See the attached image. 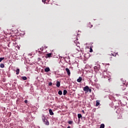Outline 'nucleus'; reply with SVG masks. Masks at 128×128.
Wrapping results in <instances>:
<instances>
[{"label": "nucleus", "instance_id": "f257e3e1", "mask_svg": "<svg viewBox=\"0 0 128 128\" xmlns=\"http://www.w3.org/2000/svg\"><path fill=\"white\" fill-rule=\"evenodd\" d=\"M116 56V54L115 52H114V53H111L110 54H108L107 58H110V60H112V56Z\"/></svg>", "mask_w": 128, "mask_h": 128}, {"label": "nucleus", "instance_id": "f03ea898", "mask_svg": "<svg viewBox=\"0 0 128 128\" xmlns=\"http://www.w3.org/2000/svg\"><path fill=\"white\" fill-rule=\"evenodd\" d=\"M74 42L75 44H76V46L78 48H76V50H78V52H80V43L78 42V40H75Z\"/></svg>", "mask_w": 128, "mask_h": 128}, {"label": "nucleus", "instance_id": "7ed1b4c3", "mask_svg": "<svg viewBox=\"0 0 128 128\" xmlns=\"http://www.w3.org/2000/svg\"><path fill=\"white\" fill-rule=\"evenodd\" d=\"M90 88L88 86H86L84 88V92H88V89Z\"/></svg>", "mask_w": 128, "mask_h": 128}, {"label": "nucleus", "instance_id": "20e7f679", "mask_svg": "<svg viewBox=\"0 0 128 128\" xmlns=\"http://www.w3.org/2000/svg\"><path fill=\"white\" fill-rule=\"evenodd\" d=\"M66 72L67 74H68V76H70V69H68V68H66Z\"/></svg>", "mask_w": 128, "mask_h": 128}, {"label": "nucleus", "instance_id": "39448f33", "mask_svg": "<svg viewBox=\"0 0 128 128\" xmlns=\"http://www.w3.org/2000/svg\"><path fill=\"white\" fill-rule=\"evenodd\" d=\"M43 122L46 126H50V122H48V120L44 121Z\"/></svg>", "mask_w": 128, "mask_h": 128}, {"label": "nucleus", "instance_id": "423d86ee", "mask_svg": "<svg viewBox=\"0 0 128 128\" xmlns=\"http://www.w3.org/2000/svg\"><path fill=\"white\" fill-rule=\"evenodd\" d=\"M56 86H57V88H60V82L57 80L56 81Z\"/></svg>", "mask_w": 128, "mask_h": 128}, {"label": "nucleus", "instance_id": "0eeeda50", "mask_svg": "<svg viewBox=\"0 0 128 128\" xmlns=\"http://www.w3.org/2000/svg\"><path fill=\"white\" fill-rule=\"evenodd\" d=\"M50 68L47 67L44 69V72H50Z\"/></svg>", "mask_w": 128, "mask_h": 128}, {"label": "nucleus", "instance_id": "6e6552de", "mask_svg": "<svg viewBox=\"0 0 128 128\" xmlns=\"http://www.w3.org/2000/svg\"><path fill=\"white\" fill-rule=\"evenodd\" d=\"M42 120L43 122H45V120H46V118L44 116V114H43L42 116Z\"/></svg>", "mask_w": 128, "mask_h": 128}, {"label": "nucleus", "instance_id": "1a4fd4ad", "mask_svg": "<svg viewBox=\"0 0 128 128\" xmlns=\"http://www.w3.org/2000/svg\"><path fill=\"white\" fill-rule=\"evenodd\" d=\"M52 53L48 54L46 55V58H50L52 56Z\"/></svg>", "mask_w": 128, "mask_h": 128}, {"label": "nucleus", "instance_id": "9d476101", "mask_svg": "<svg viewBox=\"0 0 128 128\" xmlns=\"http://www.w3.org/2000/svg\"><path fill=\"white\" fill-rule=\"evenodd\" d=\"M82 77H80V76L77 79L78 82H82Z\"/></svg>", "mask_w": 128, "mask_h": 128}, {"label": "nucleus", "instance_id": "9b49d317", "mask_svg": "<svg viewBox=\"0 0 128 128\" xmlns=\"http://www.w3.org/2000/svg\"><path fill=\"white\" fill-rule=\"evenodd\" d=\"M49 112L50 116H54V112H52V109L49 110Z\"/></svg>", "mask_w": 128, "mask_h": 128}, {"label": "nucleus", "instance_id": "f8f14e48", "mask_svg": "<svg viewBox=\"0 0 128 128\" xmlns=\"http://www.w3.org/2000/svg\"><path fill=\"white\" fill-rule=\"evenodd\" d=\"M66 94H68V91L66 90H64V92H63L64 96H66Z\"/></svg>", "mask_w": 128, "mask_h": 128}, {"label": "nucleus", "instance_id": "ddd939ff", "mask_svg": "<svg viewBox=\"0 0 128 128\" xmlns=\"http://www.w3.org/2000/svg\"><path fill=\"white\" fill-rule=\"evenodd\" d=\"M100 106V101L96 100V106Z\"/></svg>", "mask_w": 128, "mask_h": 128}, {"label": "nucleus", "instance_id": "4468645a", "mask_svg": "<svg viewBox=\"0 0 128 128\" xmlns=\"http://www.w3.org/2000/svg\"><path fill=\"white\" fill-rule=\"evenodd\" d=\"M0 68H4V64H0Z\"/></svg>", "mask_w": 128, "mask_h": 128}, {"label": "nucleus", "instance_id": "2eb2a0df", "mask_svg": "<svg viewBox=\"0 0 128 128\" xmlns=\"http://www.w3.org/2000/svg\"><path fill=\"white\" fill-rule=\"evenodd\" d=\"M22 78L24 80H28L26 76H22Z\"/></svg>", "mask_w": 128, "mask_h": 128}, {"label": "nucleus", "instance_id": "dca6fc26", "mask_svg": "<svg viewBox=\"0 0 128 128\" xmlns=\"http://www.w3.org/2000/svg\"><path fill=\"white\" fill-rule=\"evenodd\" d=\"M58 94H59L60 96H62V90H59L58 92Z\"/></svg>", "mask_w": 128, "mask_h": 128}, {"label": "nucleus", "instance_id": "f3484780", "mask_svg": "<svg viewBox=\"0 0 128 128\" xmlns=\"http://www.w3.org/2000/svg\"><path fill=\"white\" fill-rule=\"evenodd\" d=\"M20 74V69L18 68L16 70V74Z\"/></svg>", "mask_w": 128, "mask_h": 128}, {"label": "nucleus", "instance_id": "a211bd4d", "mask_svg": "<svg viewBox=\"0 0 128 128\" xmlns=\"http://www.w3.org/2000/svg\"><path fill=\"white\" fill-rule=\"evenodd\" d=\"M78 118H82V114H78Z\"/></svg>", "mask_w": 128, "mask_h": 128}, {"label": "nucleus", "instance_id": "6ab92c4d", "mask_svg": "<svg viewBox=\"0 0 128 128\" xmlns=\"http://www.w3.org/2000/svg\"><path fill=\"white\" fill-rule=\"evenodd\" d=\"M68 124H74V122L72 121V120H70L68 122Z\"/></svg>", "mask_w": 128, "mask_h": 128}, {"label": "nucleus", "instance_id": "aec40b11", "mask_svg": "<svg viewBox=\"0 0 128 128\" xmlns=\"http://www.w3.org/2000/svg\"><path fill=\"white\" fill-rule=\"evenodd\" d=\"M100 128H104V124H101Z\"/></svg>", "mask_w": 128, "mask_h": 128}, {"label": "nucleus", "instance_id": "412c9836", "mask_svg": "<svg viewBox=\"0 0 128 128\" xmlns=\"http://www.w3.org/2000/svg\"><path fill=\"white\" fill-rule=\"evenodd\" d=\"M4 60V58H0V62H2V60Z\"/></svg>", "mask_w": 128, "mask_h": 128}, {"label": "nucleus", "instance_id": "4be33fe9", "mask_svg": "<svg viewBox=\"0 0 128 128\" xmlns=\"http://www.w3.org/2000/svg\"><path fill=\"white\" fill-rule=\"evenodd\" d=\"M48 86H52V82H50L49 83Z\"/></svg>", "mask_w": 128, "mask_h": 128}, {"label": "nucleus", "instance_id": "5701e85b", "mask_svg": "<svg viewBox=\"0 0 128 128\" xmlns=\"http://www.w3.org/2000/svg\"><path fill=\"white\" fill-rule=\"evenodd\" d=\"M93 52L92 48H90V52Z\"/></svg>", "mask_w": 128, "mask_h": 128}, {"label": "nucleus", "instance_id": "b1692460", "mask_svg": "<svg viewBox=\"0 0 128 128\" xmlns=\"http://www.w3.org/2000/svg\"><path fill=\"white\" fill-rule=\"evenodd\" d=\"M46 0H42V2H44V4H46Z\"/></svg>", "mask_w": 128, "mask_h": 128}, {"label": "nucleus", "instance_id": "393cba45", "mask_svg": "<svg viewBox=\"0 0 128 128\" xmlns=\"http://www.w3.org/2000/svg\"><path fill=\"white\" fill-rule=\"evenodd\" d=\"M88 92H92V89H90V88H89V89H88Z\"/></svg>", "mask_w": 128, "mask_h": 128}, {"label": "nucleus", "instance_id": "a878e982", "mask_svg": "<svg viewBox=\"0 0 128 128\" xmlns=\"http://www.w3.org/2000/svg\"><path fill=\"white\" fill-rule=\"evenodd\" d=\"M24 102L25 104H28V100H25Z\"/></svg>", "mask_w": 128, "mask_h": 128}, {"label": "nucleus", "instance_id": "bb28decb", "mask_svg": "<svg viewBox=\"0 0 128 128\" xmlns=\"http://www.w3.org/2000/svg\"><path fill=\"white\" fill-rule=\"evenodd\" d=\"M82 112H83V114H84V110H82Z\"/></svg>", "mask_w": 128, "mask_h": 128}, {"label": "nucleus", "instance_id": "cd10ccee", "mask_svg": "<svg viewBox=\"0 0 128 128\" xmlns=\"http://www.w3.org/2000/svg\"><path fill=\"white\" fill-rule=\"evenodd\" d=\"M41 50H44V48H40Z\"/></svg>", "mask_w": 128, "mask_h": 128}]
</instances>
